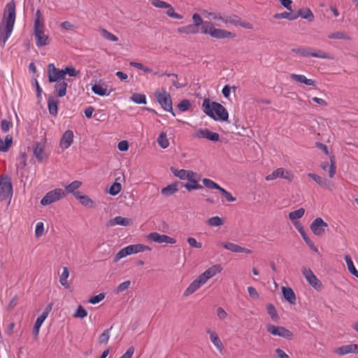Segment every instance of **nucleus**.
<instances>
[{
  "label": "nucleus",
  "instance_id": "nucleus-17",
  "mask_svg": "<svg viewBox=\"0 0 358 358\" xmlns=\"http://www.w3.org/2000/svg\"><path fill=\"white\" fill-rule=\"evenodd\" d=\"M73 141V133L71 130H66L62 135L59 145L62 149H67Z\"/></svg>",
  "mask_w": 358,
  "mask_h": 358
},
{
  "label": "nucleus",
  "instance_id": "nucleus-46",
  "mask_svg": "<svg viewBox=\"0 0 358 358\" xmlns=\"http://www.w3.org/2000/svg\"><path fill=\"white\" fill-rule=\"evenodd\" d=\"M305 213V210L303 208H301L296 210L292 211L289 213V220L295 222L296 220L299 219L303 216Z\"/></svg>",
  "mask_w": 358,
  "mask_h": 358
},
{
  "label": "nucleus",
  "instance_id": "nucleus-31",
  "mask_svg": "<svg viewBox=\"0 0 358 358\" xmlns=\"http://www.w3.org/2000/svg\"><path fill=\"white\" fill-rule=\"evenodd\" d=\"M82 185V182L79 180H74L65 187L66 192L72 194L75 197L78 196L80 192L77 189Z\"/></svg>",
  "mask_w": 358,
  "mask_h": 358
},
{
  "label": "nucleus",
  "instance_id": "nucleus-29",
  "mask_svg": "<svg viewBox=\"0 0 358 358\" xmlns=\"http://www.w3.org/2000/svg\"><path fill=\"white\" fill-rule=\"evenodd\" d=\"M290 78L296 81L301 83H303L306 85L313 86L315 84V81L312 79H308L305 76L303 75H299V74H295L292 73L290 75Z\"/></svg>",
  "mask_w": 358,
  "mask_h": 358
},
{
  "label": "nucleus",
  "instance_id": "nucleus-14",
  "mask_svg": "<svg viewBox=\"0 0 358 358\" xmlns=\"http://www.w3.org/2000/svg\"><path fill=\"white\" fill-rule=\"evenodd\" d=\"M301 271L306 280L312 287L316 289L322 287V283L310 268L303 267Z\"/></svg>",
  "mask_w": 358,
  "mask_h": 358
},
{
  "label": "nucleus",
  "instance_id": "nucleus-4",
  "mask_svg": "<svg viewBox=\"0 0 358 358\" xmlns=\"http://www.w3.org/2000/svg\"><path fill=\"white\" fill-rule=\"evenodd\" d=\"M146 250H151V248L147 245L143 244H135L129 245L122 249H121L114 257L113 262H117L122 258H124L128 255L132 254H136L138 252H143Z\"/></svg>",
  "mask_w": 358,
  "mask_h": 358
},
{
  "label": "nucleus",
  "instance_id": "nucleus-11",
  "mask_svg": "<svg viewBox=\"0 0 358 358\" xmlns=\"http://www.w3.org/2000/svg\"><path fill=\"white\" fill-rule=\"evenodd\" d=\"M48 78L50 83H58L64 80L63 69L56 68L52 63L49 64L48 65Z\"/></svg>",
  "mask_w": 358,
  "mask_h": 358
},
{
  "label": "nucleus",
  "instance_id": "nucleus-36",
  "mask_svg": "<svg viewBox=\"0 0 358 358\" xmlns=\"http://www.w3.org/2000/svg\"><path fill=\"white\" fill-rule=\"evenodd\" d=\"M345 260L348 266V269L349 272L358 278V271L356 269L355 266H354L353 262L352 260V258L350 255H345Z\"/></svg>",
  "mask_w": 358,
  "mask_h": 358
},
{
  "label": "nucleus",
  "instance_id": "nucleus-53",
  "mask_svg": "<svg viewBox=\"0 0 358 358\" xmlns=\"http://www.w3.org/2000/svg\"><path fill=\"white\" fill-rule=\"evenodd\" d=\"M223 220L222 218H220L218 216H215L211 218H209L207 220V224L209 226H215V227H220L223 224Z\"/></svg>",
  "mask_w": 358,
  "mask_h": 358
},
{
  "label": "nucleus",
  "instance_id": "nucleus-27",
  "mask_svg": "<svg viewBox=\"0 0 358 358\" xmlns=\"http://www.w3.org/2000/svg\"><path fill=\"white\" fill-rule=\"evenodd\" d=\"M131 222V220L129 218L123 217L122 216H117L115 218L110 219L108 221V226H115V225H121V226H128Z\"/></svg>",
  "mask_w": 358,
  "mask_h": 358
},
{
  "label": "nucleus",
  "instance_id": "nucleus-24",
  "mask_svg": "<svg viewBox=\"0 0 358 358\" xmlns=\"http://www.w3.org/2000/svg\"><path fill=\"white\" fill-rule=\"evenodd\" d=\"M282 293L285 299L290 304H295L296 303V295L291 287H282Z\"/></svg>",
  "mask_w": 358,
  "mask_h": 358
},
{
  "label": "nucleus",
  "instance_id": "nucleus-20",
  "mask_svg": "<svg viewBox=\"0 0 358 358\" xmlns=\"http://www.w3.org/2000/svg\"><path fill=\"white\" fill-rule=\"evenodd\" d=\"M44 150L45 145L43 142H37L35 146L33 148L34 155L38 162H42L47 157Z\"/></svg>",
  "mask_w": 358,
  "mask_h": 358
},
{
  "label": "nucleus",
  "instance_id": "nucleus-56",
  "mask_svg": "<svg viewBox=\"0 0 358 358\" xmlns=\"http://www.w3.org/2000/svg\"><path fill=\"white\" fill-rule=\"evenodd\" d=\"M101 36L104 38L107 39L108 41H118V38L116 36H115L112 33L108 31L105 29H102L101 30Z\"/></svg>",
  "mask_w": 358,
  "mask_h": 358
},
{
  "label": "nucleus",
  "instance_id": "nucleus-28",
  "mask_svg": "<svg viewBox=\"0 0 358 358\" xmlns=\"http://www.w3.org/2000/svg\"><path fill=\"white\" fill-rule=\"evenodd\" d=\"M295 15L296 19L299 17H301L302 18L307 20L308 22H313L315 18L313 12L308 8L299 9Z\"/></svg>",
  "mask_w": 358,
  "mask_h": 358
},
{
  "label": "nucleus",
  "instance_id": "nucleus-37",
  "mask_svg": "<svg viewBox=\"0 0 358 358\" xmlns=\"http://www.w3.org/2000/svg\"><path fill=\"white\" fill-rule=\"evenodd\" d=\"M273 18L278 20V19H287L288 20L292 21L296 20V15L292 11L289 12H282L280 13H275L273 15Z\"/></svg>",
  "mask_w": 358,
  "mask_h": 358
},
{
  "label": "nucleus",
  "instance_id": "nucleus-38",
  "mask_svg": "<svg viewBox=\"0 0 358 358\" xmlns=\"http://www.w3.org/2000/svg\"><path fill=\"white\" fill-rule=\"evenodd\" d=\"M45 320V318H44L43 316L41 315L38 317V318L36 319L33 327V335L35 339L38 338L40 328Z\"/></svg>",
  "mask_w": 358,
  "mask_h": 358
},
{
  "label": "nucleus",
  "instance_id": "nucleus-55",
  "mask_svg": "<svg viewBox=\"0 0 358 358\" xmlns=\"http://www.w3.org/2000/svg\"><path fill=\"white\" fill-rule=\"evenodd\" d=\"M191 106V102L188 99H184L179 102L178 104V108L180 112H185Z\"/></svg>",
  "mask_w": 358,
  "mask_h": 358
},
{
  "label": "nucleus",
  "instance_id": "nucleus-18",
  "mask_svg": "<svg viewBox=\"0 0 358 358\" xmlns=\"http://www.w3.org/2000/svg\"><path fill=\"white\" fill-rule=\"evenodd\" d=\"M222 246L233 252H243L245 254H250L252 251L248 248L241 247L238 245H236L234 243L227 242V243H221Z\"/></svg>",
  "mask_w": 358,
  "mask_h": 358
},
{
  "label": "nucleus",
  "instance_id": "nucleus-2",
  "mask_svg": "<svg viewBox=\"0 0 358 358\" xmlns=\"http://www.w3.org/2000/svg\"><path fill=\"white\" fill-rule=\"evenodd\" d=\"M203 111L215 121L226 122L229 118L227 109L220 103L205 99L202 103Z\"/></svg>",
  "mask_w": 358,
  "mask_h": 358
},
{
  "label": "nucleus",
  "instance_id": "nucleus-62",
  "mask_svg": "<svg viewBox=\"0 0 358 358\" xmlns=\"http://www.w3.org/2000/svg\"><path fill=\"white\" fill-rule=\"evenodd\" d=\"M105 298V294L104 293H100L97 295L92 296L88 300V302L92 304H96L101 301Z\"/></svg>",
  "mask_w": 358,
  "mask_h": 358
},
{
  "label": "nucleus",
  "instance_id": "nucleus-21",
  "mask_svg": "<svg viewBox=\"0 0 358 358\" xmlns=\"http://www.w3.org/2000/svg\"><path fill=\"white\" fill-rule=\"evenodd\" d=\"M221 270V266L220 264H215L208 268L199 275L205 281V282H206L208 279L213 278L217 273H219Z\"/></svg>",
  "mask_w": 358,
  "mask_h": 358
},
{
  "label": "nucleus",
  "instance_id": "nucleus-45",
  "mask_svg": "<svg viewBox=\"0 0 358 358\" xmlns=\"http://www.w3.org/2000/svg\"><path fill=\"white\" fill-rule=\"evenodd\" d=\"M211 132L208 129H199L193 134V136L198 138L208 139Z\"/></svg>",
  "mask_w": 358,
  "mask_h": 358
},
{
  "label": "nucleus",
  "instance_id": "nucleus-8",
  "mask_svg": "<svg viewBox=\"0 0 358 358\" xmlns=\"http://www.w3.org/2000/svg\"><path fill=\"white\" fill-rule=\"evenodd\" d=\"M66 196L65 192L59 188L55 189L46 193L41 200L42 206H48L52 203L56 202Z\"/></svg>",
  "mask_w": 358,
  "mask_h": 358
},
{
  "label": "nucleus",
  "instance_id": "nucleus-50",
  "mask_svg": "<svg viewBox=\"0 0 358 358\" xmlns=\"http://www.w3.org/2000/svg\"><path fill=\"white\" fill-rule=\"evenodd\" d=\"M92 92L99 96H105L108 95V94L106 93V88H103L101 85L95 84L92 87Z\"/></svg>",
  "mask_w": 358,
  "mask_h": 358
},
{
  "label": "nucleus",
  "instance_id": "nucleus-33",
  "mask_svg": "<svg viewBox=\"0 0 358 358\" xmlns=\"http://www.w3.org/2000/svg\"><path fill=\"white\" fill-rule=\"evenodd\" d=\"M84 206L87 208H94V202L87 195H82L81 192L75 197Z\"/></svg>",
  "mask_w": 358,
  "mask_h": 358
},
{
  "label": "nucleus",
  "instance_id": "nucleus-15",
  "mask_svg": "<svg viewBox=\"0 0 358 358\" xmlns=\"http://www.w3.org/2000/svg\"><path fill=\"white\" fill-rule=\"evenodd\" d=\"M148 238L152 241L158 243H166L169 244H174L176 243V239L164 234H160L157 232L150 233L148 235Z\"/></svg>",
  "mask_w": 358,
  "mask_h": 358
},
{
  "label": "nucleus",
  "instance_id": "nucleus-25",
  "mask_svg": "<svg viewBox=\"0 0 358 358\" xmlns=\"http://www.w3.org/2000/svg\"><path fill=\"white\" fill-rule=\"evenodd\" d=\"M321 168L324 171H327L329 169V176L330 178H333L336 173V162L334 160V156L332 155L330 157V165L329 162H325L322 163Z\"/></svg>",
  "mask_w": 358,
  "mask_h": 358
},
{
  "label": "nucleus",
  "instance_id": "nucleus-22",
  "mask_svg": "<svg viewBox=\"0 0 358 358\" xmlns=\"http://www.w3.org/2000/svg\"><path fill=\"white\" fill-rule=\"evenodd\" d=\"M68 84L62 80L57 83L54 86V92L57 97H63L66 94Z\"/></svg>",
  "mask_w": 358,
  "mask_h": 358
},
{
  "label": "nucleus",
  "instance_id": "nucleus-9",
  "mask_svg": "<svg viewBox=\"0 0 358 358\" xmlns=\"http://www.w3.org/2000/svg\"><path fill=\"white\" fill-rule=\"evenodd\" d=\"M44 27H38V21L34 22V34L36 39L37 47L47 45L50 43V38L48 35L44 33Z\"/></svg>",
  "mask_w": 358,
  "mask_h": 358
},
{
  "label": "nucleus",
  "instance_id": "nucleus-49",
  "mask_svg": "<svg viewBox=\"0 0 358 358\" xmlns=\"http://www.w3.org/2000/svg\"><path fill=\"white\" fill-rule=\"evenodd\" d=\"M202 182L203 185L208 189L219 190L221 187L218 184L208 178H203Z\"/></svg>",
  "mask_w": 358,
  "mask_h": 358
},
{
  "label": "nucleus",
  "instance_id": "nucleus-63",
  "mask_svg": "<svg viewBox=\"0 0 358 358\" xmlns=\"http://www.w3.org/2000/svg\"><path fill=\"white\" fill-rule=\"evenodd\" d=\"M131 285L130 280H126L122 283H120L115 289V292L117 294H119L120 292H124V290L127 289Z\"/></svg>",
  "mask_w": 358,
  "mask_h": 358
},
{
  "label": "nucleus",
  "instance_id": "nucleus-30",
  "mask_svg": "<svg viewBox=\"0 0 358 358\" xmlns=\"http://www.w3.org/2000/svg\"><path fill=\"white\" fill-rule=\"evenodd\" d=\"M59 101L52 96H49L48 99V107L49 113L52 116H56L58 113Z\"/></svg>",
  "mask_w": 358,
  "mask_h": 358
},
{
  "label": "nucleus",
  "instance_id": "nucleus-64",
  "mask_svg": "<svg viewBox=\"0 0 358 358\" xmlns=\"http://www.w3.org/2000/svg\"><path fill=\"white\" fill-rule=\"evenodd\" d=\"M152 4L157 7L160 8H166L170 6V4L161 0H153L152 1Z\"/></svg>",
  "mask_w": 358,
  "mask_h": 358
},
{
  "label": "nucleus",
  "instance_id": "nucleus-51",
  "mask_svg": "<svg viewBox=\"0 0 358 358\" xmlns=\"http://www.w3.org/2000/svg\"><path fill=\"white\" fill-rule=\"evenodd\" d=\"M122 189V185L120 182H113L108 190V193L112 196H115L120 192Z\"/></svg>",
  "mask_w": 358,
  "mask_h": 358
},
{
  "label": "nucleus",
  "instance_id": "nucleus-13",
  "mask_svg": "<svg viewBox=\"0 0 358 358\" xmlns=\"http://www.w3.org/2000/svg\"><path fill=\"white\" fill-rule=\"evenodd\" d=\"M278 178H281L287 180L288 181H292L294 176L288 171L285 170L283 168H278L276 170L273 171L271 174H268L266 177V180H273Z\"/></svg>",
  "mask_w": 358,
  "mask_h": 358
},
{
  "label": "nucleus",
  "instance_id": "nucleus-59",
  "mask_svg": "<svg viewBox=\"0 0 358 358\" xmlns=\"http://www.w3.org/2000/svg\"><path fill=\"white\" fill-rule=\"evenodd\" d=\"M168 10L166 12V14L170 17H172V18H174V19H178V20H180V19H182V15L176 13L174 11V9L173 8V6L170 4V6L167 8Z\"/></svg>",
  "mask_w": 358,
  "mask_h": 358
},
{
  "label": "nucleus",
  "instance_id": "nucleus-5",
  "mask_svg": "<svg viewBox=\"0 0 358 358\" xmlns=\"http://www.w3.org/2000/svg\"><path fill=\"white\" fill-rule=\"evenodd\" d=\"M291 52L298 54V55H300L302 57H318V58L328 59H334V57L331 56L329 53L324 52L322 50H318L317 52H315L313 48H307V47H299L297 48H292V49H291Z\"/></svg>",
  "mask_w": 358,
  "mask_h": 358
},
{
  "label": "nucleus",
  "instance_id": "nucleus-61",
  "mask_svg": "<svg viewBox=\"0 0 358 358\" xmlns=\"http://www.w3.org/2000/svg\"><path fill=\"white\" fill-rule=\"evenodd\" d=\"M293 224L296 229L300 233L303 238L308 236L306 232L304 230L303 224L299 221L293 222Z\"/></svg>",
  "mask_w": 358,
  "mask_h": 358
},
{
  "label": "nucleus",
  "instance_id": "nucleus-12",
  "mask_svg": "<svg viewBox=\"0 0 358 358\" xmlns=\"http://www.w3.org/2000/svg\"><path fill=\"white\" fill-rule=\"evenodd\" d=\"M327 227V223L321 217H317L310 224V228L315 235L322 236L325 233V229Z\"/></svg>",
  "mask_w": 358,
  "mask_h": 358
},
{
  "label": "nucleus",
  "instance_id": "nucleus-23",
  "mask_svg": "<svg viewBox=\"0 0 358 358\" xmlns=\"http://www.w3.org/2000/svg\"><path fill=\"white\" fill-rule=\"evenodd\" d=\"M308 176L322 187L327 188L331 185V182L329 180L324 178H322L315 173H308Z\"/></svg>",
  "mask_w": 358,
  "mask_h": 358
},
{
  "label": "nucleus",
  "instance_id": "nucleus-39",
  "mask_svg": "<svg viewBox=\"0 0 358 358\" xmlns=\"http://www.w3.org/2000/svg\"><path fill=\"white\" fill-rule=\"evenodd\" d=\"M328 38L331 39H343L350 41L352 38L344 31H336L328 35Z\"/></svg>",
  "mask_w": 358,
  "mask_h": 358
},
{
  "label": "nucleus",
  "instance_id": "nucleus-16",
  "mask_svg": "<svg viewBox=\"0 0 358 358\" xmlns=\"http://www.w3.org/2000/svg\"><path fill=\"white\" fill-rule=\"evenodd\" d=\"M205 283V281L200 277V275H199V277L196 279H195L185 290L183 295L185 296H188L191 295Z\"/></svg>",
  "mask_w": 358,
  "mask_h": 358
},
{
  "label": "nucleus",
  "instance_id": "nucleus-58",
  "mask_svg": "<svg viewBox=\"0 0 358 358\" xmlns=\"http://www.w3.org/2000/svg\"><path fill=\"white\" fill-rule=\"evenodd\" d=\"M190 174H196V173L192 171L180 169L179 170V172H177L176 177L180 178V180H185L187 179Z\"/></svg>",
  "mask_w": 358,
  "mask_h": 358
},
{
  "label": "nucleus",
  "instance_id": "nucleus-54",
  "mask_svg": "<svg viewBox=\"0 0 358 358\" xmlns=\"http://www.w3.org/2000/svg\"><path fill=\"white\" fill-rule=\"evenodd\" d=\"M162 75H166L168 77H170V76L174 77L176 79L172 80V84L173 86H175L178 89L185 87L187 85V83H180L179 82L177 81L176 79L178 78V75L176 73H168L165 72V73H162L161 76H162Z\"/></svg>",
  "mask_w": 358,
  "mask_h": 358
},
{
  "label": "nucleus",
  "instance_id": "nucleus-57",
  "mask_svg": "<svg viewBox=\"0 0 358 358\" xmlns=\"http://www.w3.org/2000/svg\"><path fill=\"white\" fill-rule=\"evenodd\" d=\"M87 315V310L81 306H78L75 313L73 314L74 317L83 319Z\"/></svg>",
  "mask_w": 358,
  "mask_h": 358
},
{
  "label": "nucleus",
  "instance_id": "nucleus-7",
  "mask_svg": "<svg viewBox=\"0 0 358 358\" xmlns=\"http://www.w3.org/2000/svg\"><path fill=\"white\" fill-rule=\"evenodd\" d=\"M155 96L157 102L164 110L171 113L173 116L176 115L173 109L171 96L169 93L165 90H163V93L156 92Z\"/></svg>",
  "mask_w": 358,
  "mask_h": 358
},
{
  "label": "nucleus",
  "instance_id": "nucleus-19",
  "mask_svg": "<svg viewBox=\"0 0 358 358\" xmlns=\"http://www.w3.org/2000/svg\"><path fill=\"white\" fill-rule=\"evenodd\" d=\"M196 174H190L189 177L187 178V182L185 185L182 184V186H183L187 191L191 192L194 189H203V187L200 185L197 180L194 178V176H196Z\"/></svg>",
  "mask_w": 358,
  "mask_h": 358
},
{
  "label": "nucleus",
  "instance_id": "nucleus-6",
  "mask_svg": "<svg viewBox=\"0 0 358 358\" xmlns=\"http://www.w3.org/2000/svg\"><path fill=\"white\" fill-rule=\"evenodd\" d=\"M13 195L11 178L7 175L0 176V201L10 199Z\"/></svg>",
  "mask_w": 358,
  "mask_h": 358
},
{
  "label": "nucleus",
  "instance_id": "nucleus-47",
  "mask_svg": "<svg viewBox=\"0 0 358 358\" xmlns=\"http://www.w3.org/2000/svg\"><path fill=\"white\" fill-rule=\"evenodd\" d=\"M113 329V326L110 328L106 329L98 338L99 344H107L110 338V331Z\"/></svg>",
  "mask_w": 358,
  "mask_h": 358
},
{
  "label": "nucleus",
  "instance_id": "nucleus-26",
  "mask_svg": "<svg viewBox=\"0 0 358 358\" xmlns=\"http://www.w3.org/2000/svg\"><path fill=\"white\" fill-rule=\"evenodd\" d=\"M179 185H182V183L178 181H176V182H174L167 185L166 187L162 188V195H164V196H169L173 194L174 193L178 192V187Z\"/></svg>",
  "mask_w": 358,
  "mask_h": 358
},
{
  "label": "nucleus",
  "instance_id": "nucleus-52",
  "mask_svg": "<svg viewBox=\"0 0 358 358\" xmlns=\"http://www.w3.org/2000/svg\"><path fill=\"white\" fill-rule=\"evenodd\" d=\"M63 73L64 78L66 75H69L71 77H76L78 75L79 71H77L72 66H67L63 69Z\"/></svg>",
  "mask_w": 358,
  "mask_h": 358
},
{
  "label": "nucleus",
  "instance_id": "nucleus-3",
  "mask_svg": "<svg viewBox=\"0 0 358 358\" xmlns=\"http://www.w3.org/2000/svg\"><path fill=\"white\" fill-rule=\"evenodd\" d=\"M200 32L204 34H209L211 37L220 38H233L236 37V34L225 29L215 28L213 23L206 24V27H201Z\"/></svg>",
  "mask_w": 358,
  "mask_h": 358
},
{
  "label": "nucleus",
  "instance_id": "nucleus-32",
  "mask_svg": "<svg viewBox=\"0 0 358 358\" xmlns=\"http://www.w3.org/2000/svg\"><path fill=\"white\" fill-rule=\"evenodd\" d=\"M354 344L342 345L341 347L335 348L334 352L339 355H345L350 353H354Z\"/></svg>",
  "mask_w": 358,
  "mask_h": 358
},
{
  "label": "nucleus",
  "instance_id": "nucleus-10",
  "mask_svg": "<svg viewBox=\"0 0 358 358\" xmlns=\"http://www.w3.org/2000/svg\"><path fill=\"white\" fill-rule=\"evenodd\" d=\"M266 330L272 335L278 336L287 339H291L293 336L292 332L284 327L268 324L266 326Z\"/></svg>",
  "mask_w": 358,
  "mask_h": 358
},
{
  "label": "nucleus",
  "instance_id": "nucleus-34",
  "mask_svg": "<svg viewBox=\"0 0 358 358\" xmlns=\"http://www.w3.org/2000/svg\"><path fill=\"white\" fill-rule=\"evenodd\" d=\"M207 332L210 334V338L211 342L215 345V346L220 352H222L224 349V346L217 334L214 331H210V330H208Z\"/></svg>",
  "mask_w": 358,
  "mask_h": 358
},
{
  "label": "nucleus",
  "instance_id": "nucleus-1",
  "mask_svg": "<svg viewBox=\"0 0 358 358\" xmlns=\"http://www.w3.org/2000/svg\"><path fill=\"white\" fill-rule=\"evenodd\" d=\"M4 18L6 23L1 22L0 24V43L3 46L6 41L10 37L13 29L15 21V3L14 0L8 2L5 8Z\"/></svg>",
  "mask_w": 358,
  "mask_h": 358
},
{
  "label": "nucleus",
  "instance_id": "nucleus-41",
  "mask_svg": "<svg viewBox=\"0 0 358 358\" xmlns=\"http://www.w3.org/2000/svg\"><path fill=\"white\" fill-rule=\"evenodd\" d=\"M222 22L226 24L229 23V24L237 26L238 24V23H241V17H239L236 15L224 16V18L222 19Z\"/></svg>",
  "mask_w": 358,
  "mask_h": 358
},
{
  "label": "nucleus",
  "instance_id": "nucleus-35",
  "mask_svg": "<svg viewBox=\"0 0 358 358\" xmlns=\"http://www.w3.org/2000/svg\"><path fill=\"white\" fill-rule=\"evenodd\" d=\"M177 31L178 33H181V34H197L199 31V29L196 27L194 24H189L187 26L179 27V28H178Z\"/></svg>",
  "mask_w": 358,
  "mask_h": 358
},
{
  "label": "nucleus",
  "instance_id": "nucleus-48",
  "mask_svg": "<svg viewBox=\"0 0 358 358\" xmlns=\"http://www.w3.org/2000/svg\"><path fill=\"white\" fill-rule=\"evenodd\" d=\"M266 310L272 320L277 321L279 319L275 308L272 303H268L266 305Z\"/></svg>",
  "mask_w": 358,
  "mask_h": 358
},
{
  "label": "nucleus",
  "instance_id": "nucleus-40",
  "mask_svg": "<svg viewBox=\"0 0 358 358\" xmlns=\"http://www.w3.org/2000/svg\"><path fill=\"white\" fill-rule=\"evenodd\" d=\"M69 276V271L67 267L63 268V272L60 275L59 278V282L62 286H64L65 288L69 289L70 287L69 283L66 282V279Z\"/></svg>",
  "mask_w": 358,
  "mask_h": 358
},
{
  "label": "nucleus",
  "instance_id": "nucleus-60",
  "mask_svg": "<svg viewBox=\"0 0 358 358\" xmlns=\"http://www.w3.org/2000/svg\"><path fill=\"white\" fill-rule=\"evenodd\" d=\"M219 191L222 194V196L224 197L227 201L233 202L236 200V199L234 197L230 192H229L222 187H220V189H219Z\"/></svg>",
  "mask_w": 358,
  "mask_h": 358
},
{
  "label": "nucleus",
  "instance_id": "nucleus-44",
  "mask_svg": "<svg viewBox=\"0 0 358 358\" xmlns=\"http://www.w3.org/2000/svg\"><path fill=\"white\" fill-rule=\"evenodd\" d=\"M131 100L138 104L146 103V96L143 94L134 93L131 96Z\"/></svg>",
  "mask_w": 358,
  "mask_h": 358
},
{
  "label": "nucleus",
  "instance_id": "nucleus-43",
  "mask_svg": "<svg viewBox=\"0 0 358 358\" xmlns=\"http://www.w3.org/2000/svg\"><path fill=\"white\" fill-rule=\"evenodd\" d=\"M157 143L162 148H166L169 145V142L167 138L166 134L164 132H162L157 138Z\"/></svg>",
  "mask_w": 358,
  "mask_h": 358
},
{
  "label": "nucleus",
  "instance_id": "nucleus-42",
  "mask_svg": "<svg viewBox=\"0 0 358 358\" xmlns=\"http://www.w3.org/2000/svg\"><path fill=\"white\" fill-rule=\"evenodd\" d=\"M192 20L194 22L192 24L197 28H199V26H201V27H206V24L210 23V22L203 21L198 13L193 14Z\"/></svg>",
  "mask_w": 358,
  "mask_h": 358
}]
</instances>
